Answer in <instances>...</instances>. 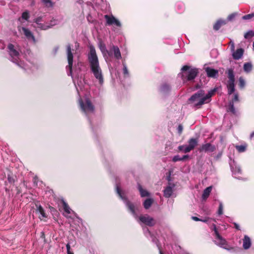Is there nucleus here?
I'll use <instances>...</instances> for the list:
<instances>
[{
  "label": "nucleus",
  "mask_w": 254,
  "mask_h": 254,
  "mask_svg": "<svg viewBox=\"0 0 254 254\" xmlns=\"http://www.w3.org/2000/svg\"><path fill=\"white\" fill-rule=\"evenodd\" d=\"M89 48L88 60L91 70L96 79L99 81V84L102 85L104 83V78L95 49L92 45H90Z\"/></svg>",
  "instance_id": "1"
},
{
  "label": "nucleus",
  "mask_w": 254,
  "mask_h": 254,
  "mask_svg": "<svg viewBox=\"0 0 254 254\" xmlns=\"http://www.w3.org/2000/svg\"><path fill=\"white\" fill-rule=\"evenodd\" d=\"M7 49L8 54L10 57L11 61L15 63L18 66L23 68L25 70H28V69L31 70L32 66L35 67V66L29 62L28 63L30 64H26L24 65L22 64L21 61H19L20 54L19 49L17 46H14L12 44H9L8 45Z\"/></svg>",
  "instance_id": "2"
},
{
  "label": "nucleus",
  "mask_w": 254,
  "mask_h": 254,
  "mask_svg": "<svg viewBox=\"0 0 254 254\" xmlns=\"http://www.w3.org/2000/svg\"><path fill=\"white\" fill-rule=\"evenodd\" d=\"M215 91V89L211 90L208 92V94L205 95L204 91L199 90L191 96L189 100L193 103L195 106H200L204 103L209 102L210 100V98Z\"/></svg>",
  "instance_id": "3"
},
{
  "label": "nucleus",
  "mask_w": 254,
  "mask_h": 254,
  "mask_svg": "<svg viewBox=\"0 0 254 254\" xmlns=\"http://www.w3.org/2000/svg\"><path fill=\"white\" fill-rule=\"evenodd\" d=\"M78 101L81 109L86 116L94 113V107L89 99H85L83 100L80 98Z\"/></svg>",
  "instance_id": "4"
},
{
  "label": "nucleus",
  "mask_w": 254,
  "mask_h": 254,
  "mask_svg": "<svg viewBox=\"0 0 254 254\" xmlns=\"http://www.w3.org/2000/svg\"><path fill=\"white\" fill-rule=\"evenodd\" d=\"M184 72L183 76H186L188 80L193 79L198 73V69L196 68H191L188 65H185L182 68Z\"/></svg>",
  "instance_id": "5"
},
{
  "label": "nucleus",
  "mask_w": 254,
  "mask_h": 254,
  "mask_svg": "<svg viewBox=\"0 0 254 254\" xmlns=\"http://www.w3.org/2000/svg\"><path fill=\"white\" fill-rule=\"evenodd\" d=\"M228 80L227 81V87L228 94H232L235 91V76L233 70L229 69L228 71Z\"/></svg>",
  "instance_id": "6"
},
{
  "label": "nucleus",
  "mask_w": 254,
  "mask_h": 254,
  "mask_svg": "<svg viewBox=\"0 0 254 254\" xmlns=\"http://www.w3.org/2000/svg\"><path fill=\"white\" fill-rule=\"evenodd\" d=\"M119 60L122 59V55L119 47L117 46L112 45L107 53V56Z\"/></svg>",
  "instance_id": "7"
},
{
  "label": "nucleus",
  "mask_w": 254,
  "mask_h": 254,
  "mask_svg": "<svg viewBox=\"0 0 254 254\" xmlns=\"http://www.w3.org/2000/svg\"><path fill=\"white\" fill-rule=\"evenodd\" d=\"M215 243L220 247L229 251L234 249L233 247H230L228 245L226 240L221 236L220 235L215 237Z\"/></svg>",
  "instance_id": "8"
},
{
  "label": "nucleus",
  "mask_w": 254,
  "mask_h": 254,
  "mask_svg": "<svg viewBox=\"0 0 254 254\" xmlns=\"http://www.w3.org/2000/svg\"><path fill=\"white\" fill-rule=\"evenodd\" d=\"M66 53L68 65L66 66V70H69L67 71L68 75H72V66L73 63V55L71 53V47L70 45H68L66 47Z\"/></svg>",
  "instance_id": "9"
},
{
  "label": "nucleus",
  "mask_w": 254,
  "mask_h": 254,
  "mask_svg": "<svg viewBox=\"0 0 254 254\" xmlns=\"http://www.w3.org/2000/svg\"><path fill=\"white\" fill-rule=\"evenodd\" d=\"M116 191L118 195L120 196L121 198L125 201L126 205L128 207L130 212L132 213L134 217H136L137 215L135 212V208L133 204L129 202L122 194V191L118 185L116 186Z\"/></svg>",
  "instance_id": "10"
},
{
  "label": "nucleus",
  "mask_w": 254,
  "mask_h": 254,
  "mask_svg": "<svg viewBox=\"0 0 254 254\" xmlns=\"http://www.w3.org/2000/svg\"><path fill=\"white\" fill-rule=\"evenodd\" d=\"M138 219L140 222L149 226H153L155 224L154 219L147 214L140 215Z\"/></svg>",
  "instance_id": "11"
},
{
  "label": "nucleus",
  "mask_w": 254,
  "mask_h": 254,
  "mask_svg": "<svg viewBox=\"0 0 254 254\" xmlns=\"http://www.w3.org/2000/svg\"><path fill=\"white\" fill-rule=\"evenodd\" d=\"M106 20L107 24L108 25H115L118 27L121 26V23L119 20L116 19L113 15H105L104 16Z\"/></svg>",
  "instance_id": "12"
},
{
  "label": "nucleus",
  "mask_w": 254,
  "mask_h": 254,
  "mask_svg": "<svg viewBox=\"0 0 254 254\" xmlns=\"http://www.w3.org/2000/svg\"><path fill=\"white\" fill-rule=\"evenodd\" d=\"M215 150V146L209 143L202 144L198 149L199 152H212Z\"/></svg>",
  "instance_id": "13"
},
{
  "label": "nucleus",
  "mask_w": 254,
  "mask_h": 254,
  "mask_svg": "<svg viewBox=\"0 0 254 254\" xmlns=\"http://www.w3.org/2000/svg\"><path fill=\"white\" fill-rule=\"evenodd\" d=\"M189 145H187V147L186 148V153L190 152L193 150L194 147L197 145L198 140L196 138H191L188 141Z\"/></svg>",
  "instance_id": "14"
},
{
  "label": "nucleus",
  "mask_w": 254,
  "mask_h": 254,
  "mask_svg": "<svg viewBox=\"0 0 254 254\" xmlns=\"http://www.w3.org/2000/svg\"><path fill=\"white\" fill-rule=\"evenodd\" d=\"M239 102V95L238 93H235L234 94V98L231 101H230L229 104V111L233 114H235L236 113L234 106V102Z\"/></svg>",
  "instance_id": "15"
},
{
  "label": "nucleus",
  "mask_w": 254,
  "mask_h": 254,
  "mask_svg": "<svg viewBox=\"0 0 254 254\" xmlns=\"http://www.w3.org/2000/svg\"><path fill=\"white\" fill-rule=\"evenodd\" d=\"M231 52L233 58L234 60H238L242 57L244 51L242 48H239L237 49L236 51L234 49V51H232Z\"/></svg>",
  "instance_id": "16"
},
{
  "label": "nucleus",
  "mask_w": 254,
  "mask_h": 254,
  "mask_svg": "<svg viewBox=\"0 0 254 254\" xmlns=\"http://www.w3.org/2000/svg\"><path fill=\"white\" fill-rule=\"evenodd\" d=\"M18 30L20 32L22 30L23 34L26 37V38L27 39H32L34 42H35V38H34V36L33 35V34H32L31 32L29 30H28V29H27L25 27H19Z\"/></svg>",
  "instance_id": "17"
},
{
  "label": "nucleus",
  "mask_w": 254,
  "mask_h": 254,
  "mask_svg": "<svg viewBox=\"0 0 254 254\" xmlns=\"http://www.w3.org/2000/svg\"><path fill=\"white\" fill-rule=\"evenodd\" d=\"M63 209L64 210V215L66 217H69L68 215L70 214H75L73 211L69 207L68 205L64 201L62 200Z\"/></svg>",
  "instance_id": "18"
},
{
  "label": "nucleus",
  "mask_w": 254,
  "mask_h": 254,
  "mask_svg": "<svg viewBox=\"0 0 254 254\" xmlns=\"http://www.w3.org/2000/svg\"><path fill=\"white\" fill-rule=\"evenodd\" d=\"M205 71L208 77L215 78L218 75V71L210 67H206Z\"/></svg>",
  "instance_id": "19"
},
{
  "label": "nucleus",
  "mask_w": 254,
  "mask_h": 254,
  "mask_svg": "<svg viewBox=\"0 0 254 254\" xmlns=\"http://www.w3.org/2000/svg\"><path fill=\"white\" fill-rule=\"evenodd\" d=\"M252 245V242L250 238L247 235H245L243 240V247L245 250L249 249Z\"/></svg>",
  "instance_id": "20"
},
{
  "label": "nucleus",
  "mask_w": 254,
  "mask_h": 254,
  "mask_svg": "<svg viewBox=\"0 0 254 254\" xmlns=\"http://www.w3.org/2000/svg\"><path fill=\"white\" fill-rule=\"evenodd\" d=\"M42 18L41 17H38L35 19L36 25L34 26L35 27L40 28L42 30H46L50 28V26H46V25L43 24L41 23Z\"/></svg>",
  "instance_id": "21"
},
{
  "label": "nucleus",
  "mask_w": 254,
  "mask_h": 254,
  "mask_svg": "<svg viewBox=\"0 0 254 254\" xmlns=\"http://www.w3.org/2000/svg\"><path fill=\"white\" fill-rule=\"evenodd\" d=\"M231 168L233 174V175H234V177L236 178H239V175L242 174V171L240 167L238 166H235V167H234L232 165H231Z\"/></svg>",
  "instance_id": "22"
},
{
  "label": "nucleus",
  "mask_w": 254,
  "mask_h": 254,
  "mask_svg": "<svg viewBox=\"0 0 254 254\" xmlns=\"http://www.w3.org/2000/svg\"><path fill=\"white\" fill-rule=\"evenodd\" d=\"M174 187V185H172V186L170 185L165 188L164 190V195L165 197L168 198L171 196L173 193V189Z\"/></svg>",
  "instance_id": "23"
},
{
  "label": "nucleus",
  "mask_w": 254,
  "mask_h": 254,
  "mask_svg": "<svg viewBox=\"0 0 254 254\" xmlns=\"http://www.w3.org/2000/svg\"><path fill=\"white\" fill-rule=\"evenodd\" d=\"M36 211L40 214V215L39 216V219L40 220H43V218H46L47 216L43 207L41 205H36Z\"/></svg>",
  "instance_id": "24"
},
{
  "label": "nucleus",
  "mask_w": 254,
  "mask_h": 254,
  "mask_svg": "<svg viewBox=\"0 0 254 254\" xmlns=\"http://www.w3.org/2000/svg\"><path fill=\"white\" fill-rule=\"evenodd\" d=\"M138 190L140 192V196L142 197L149 196L150 195V193L142 188V186L140 184L137 185Z\"/></svg>",
  "instance_id": "25"
},
{
  "label": "nucleus",
  "mask_w": 254,
  "mask_h": 254,
  "mask_svg": "<svg viewBox=\"0 0 254 254\" xmlns=\"http://www.w3.org/2000/svg\"><path fill=\"white\" fill-rule=\"evenodd\" d=\"M98 46L103 56L106 57L109 50H107L105 44L102 42H100Z\"/></svg>",
  "instance_id": "26"
},
{
  "label": "nucleus",
  "mask_w": 254,
  "mask_h": 254,
  "mask_svg": "<svg viewBox=\"0 0 254 254\" xmlns=\"http://www.w3.org/2000/svg\"><path fill=\"white\" fill-rule=\"evenodd\" d=\"M211 190L212 187H208L204 190L202 195V198L203 200H206L208 198Z\"/></svg>",
  "instance_id": "27"
},
{
  "label": "nucleus",
  "mask_w": 254,
  "mask_h": 254,
  "mask_svg": "<svg viewBox=\"0 0 254 254\" xmlns=\"http://www.w3.org/2000/svg\"><path fill=\"white\" fill-rule=\"evenodd\" d=\"M153 202V199L152 198H147V199H145L143 202L144 207L146 209L149 208L151 206Z\"/></svg>",
  "instance_id": "28"
},
{
  "label": "nucleus",
  "mask_w": 254,
  "mask_h": 254,
  "mask_svg": "<svg viewBox=\"0 0 254 254\" xmlns=\"http://www.w3.org/2000/svg\"><path fill=\"white\" fill-rule=\"evenodd\" d=\"M225 24V22L224 20H219L214 25L213 28L215 30H218L221 27L222 25Z\"/></svg>",
  "instance_id": "29"
},
{
  "label": "nucleus",
  "mask_w": 254,
  "mask_h": 254,
  "mask_svg": "<svg viewBox=\"0 0 254 254\" xmlns=\"http://www.w3.org/2000/svg\"><path fill=\"white\" fill-rule=\"evenodd\" d=\"M170 90V87L169 85L165 83L163 84L160 88V91L162 93H166Z\"/></svg>",
  "instance_id": "30"
},
{
  "label": "nucleus",
  "mask_w": 254,
  "mask_h": 254,
  "mask_svg": "<svg viewBox=\"0 0 254 254\" xmlns=\"http://www.w3.org/2000/svg\"><path fill=\"white\" fill-rule=\"evenodd\" d=\"M252 69V64L250 63H245L244 65V70L245 72L248 73Z\"/></svg>",
  "instance_id": "31"
},
{
  "label": "nucleus",
  "mask_w": 254,
  "mask_h": 254,
  "mask_svg": "<svg viewBox=\"0 0 254 254\" xmlns=\"http://www.w3.org/2000/svg\"><path fill=\"white\" fill-rule=\"evenodd\" d=\"M44 5L47 7H51L54 5V3L51 0H41Z\"/></svg>",
  "instance_id": "32"
},
{
  "label": "nucleus",
  "mask_w": 254,
  "mask_h": 254,
  "mask_svg": "<svg viewBox=\"0 0 254 254\" xmlns=\"http://www.w3.org/2000/svg\"><path fill=\"white\" fill-rule=\"evenodd\" d=\"M123 73L125 76H129V72L125 63L123 62Z\"/></svg>",
  "instance_id": "33"
},
{
  "label": "nucleus",
  "mask_w": 254,
  "mask_h": 254,
  "mask_svg": "<svg viewBox=\"0 0 254 254\" xmlns=\"http://www.w3.org/2000/svg\"><path fill=\"white\" fill-rule=\"evenodd\" d=\"M246 145H237L236 146V148L238 151L239 152H243L245 151L246 149Z\"/></svg>",
  "instance_id": "34"
},
{
  "label": "nucleus",
  "mask_w": 254,
  "mask_h": 254,
  "mask_svg": "<svg viewBox=\"0 0 254 254\" xmlns=\"http://www.w3.org/2000/svg\"><path fill=\"white\" fill-rule=\"evenodd\" d=\"M30 17L29 13L28 11L23 12L22 14L21 18L26 20H28Z\"/></svg>",
  "instance_id": "35"
},
{
  "label": "nucleus",
  "mask_w": 254,
  "mask_h": 254,
  "mask_svg": "<svg viewBox=\"0 0 254 254\" xmlns=\"http://www.w3.org/2000/svg\"><path fill=\"white\" fill-rule=\"evenodd\" d=\"M239 85L241 88H243L245 86V81L244 78L240 77L239 79Z\"/></svg>",
  "instance_id": "36"
},
{
  "label": "nucleus",
  "mask_w": 254,
  "mask_h": 254,
  "mask_svg": "<svg viewBox=\"0 0 254 254\" xmlns=\"http://www.w3.org/2000/svg\"><path fill=\"white\" fill-rule=\"evenodd\" d=\"M223 204H222V203L221 202H219V208H218V212H217V213L219 215H221L223 214Z\"/></svg>",
  "instance_id": "37"
},
{
  "label": "nucleus",
  "mask_w": 254,
  "mask_h": 254,
  "mask_svg": "<svg viewBox=\"0 0 254 254\" xmlns=\"http://www.w3.org/2000/svg\"><path fill=\"white\" fill-rule=\"evenodd\" d=\"M254 17V14L253 13L249 14L247 15H245L242 17V19L244 20H248Z\"/></svg>",
  "instance_id": "38"
},
{
  "label": "nucleus",
  "mask_w": 254,
  "mask_h": 254,
  "mask_svg": "<svg viewBox=\"0 0 254 254\" xmlns=\"http://www.w3.org/2000/svg\"><path fill=\"white\" fill-rule=\"evenodd\" d=\"M254 32L252 31H249L245 34L244 37L246 39H248L254 36Z\"/></svg>",
  "instance_id": "39"
},
{
  "label": "nucleus",
  "mask_w": 254,
  "mask_h": 254,
  "mask_svg": "<svg viewBox=\"0 0 254 254\" xmlns=\"http://www.w3.org/2000/svg\"><path fill=\"white\" fill-rule=\"evenodd\" d=\"M172 161L174 162L182 161L181 157L178 155H175L173 157Z\"/></svg>",
  "instance_id": "40"
},
{
  "label": "nucleus",
  "mask_w": 254,
  "mask_h": 254,
  "mask_svg": "<svg viewBox=\"0 0 254 254\" xmlns=\"http://www.w3.org/2000/svg\"><path fill=\"white\" fill-rule=\"evenodd\" d=\"M187 147V145H181L178 147V149L180 151H183L184 153H186V148Z\"/></svg>",
  "instance_id": "41"
},
{
  "label": "nucleus",
  "mask_w": 254,
  "mask_h": 254,
  "mask_svg": "<svg viewBox=\"0 0 254 254\" xmlns=\"http://www.w3.org/2000/svg\"><path fill=\"white\" fill-rule=\"evenodd\" d=\"M212 226H213V230L214 231V234H215V237L220 235L217 229L215 224H213Z\"/></svg>",
  "instance_id": "42"
},
{
  "label": "nucleus",
  "mask_w": 254,
  "mask_h": 254,
  "mask_svg": "<svg viewBox=\"0 0 254 254\" xmlns=\"http://www.w3.org/2000/svg\"><path fill=\"white\" fill-rule=\"evenodd\" d=\"M212 226H213V230L214 231V234H215V237L220 235L217 229L215 224H213Z\"/></svg>",
  "instance_id": "43"
},
{
  "label": "nucleus",
  "mask_w": 254,
  "mask_h": 254,
  "mask_svg": "<svg viewBox=\"0 0 254 254\" xmlns=\"http://www.w3.org/2000/svg\"><path fill=\"white\" fill-rule=\"evenodd\" d=\"M7 180L9 183L12 184L14 182V179L10 175H8L7 176Z\"/></svg>",
  "instance_id": "44"
},
{
  "label": "nucleus",
  "mask_w": 254,
  "mask_h": 254,
  "mask_svg": "<svg viewBox=\"0 0 254 254\" xmlns=\"http://www.w3.org/2000/svg\"><path fill=\"white\" fill-rule=\"evenodd\" d=\"M229 44L230 45L231 51H234V50L235 49V44H234V42L233 41L231 40L229 43Z\"/></svg>",
  "instance_id": "45"
},
{
  "label": "nucleus",
  "mask_w": 254,
  "mask_h": 254,
  "mask_svg": "<svg viewBox=\"0 0 254 254\" xmlns=\"http://www.w3.org/2000/svg\"><path fill=\"white\" fill-rule=\"evenodd\" d=\"M57 21L55 19H53V20H51V24L50 25H46V26H50V28L52 26L57 24Z\"/></svg>",
  "instance_id": "46"
},
{
  "label": "nucleus",
  "mask_w": 254,
  "mask_h": 254,
  "mask_svg": "<svg viewBox=\"0 0 254 254\" xmlns=\"http://www.w3.org/2000/svg\"><path fill=\"white\" fill-rule=\"evenodd\" d=\"M178 132L179 134H181L183 129V127L182 125H179L178 127Z\"/></svg>",
  "instance_id": "47"
},
{
  "label": "nucleus",
  "mask_w": 254,
  "mask_h": 254,
  "mask_svg": "<svg viewBox=\"0 0 254 254\" xmlns=\"http://www.w3.org/2000/svg\"><path fill=\"white\" fill-rule=\"evenodd\" d=\"M191 218L193 220L195 221H200V219H199V218L197 217H195V216H192L191 217Z\"/></svg>",
  "instance_id": "48"
},
{
  "label": "nucleus",
  "mask_w": 254,
  "mask_h": 254,
  "mask_svg": "<svg viewBox=\"0 0 254 254\" xmlns=\"http://www.w3.org/2000/svg\"><path fill=\"white\" fill-rule=\"evenodd\" d=\"M234 226H235V228L236 229H237V230H240V226H239V225L237 223H234Z\"/></svg>",
  "instance_id": "49"
},
{
  "label": "nucleus",
  "mask_w": 254,
  "mask_h": 254,
  "mask_svg": "<svg viewBox=\"0 0 254 254\" xmlns=\"http://www.w3.org/2000/svg\"><path fill=\"white\" fill-rule=\"evenodd\" d=\"M66 250H67V252H70V246L69 244H68H68L66 245Z\"/></svg>",
  "instance_id": "50"
},
{
  "label": "nucleus",
  "mask_w": 254,
  "mask_h": 254,
  "mask_svg": "<svg viewBox=\"0 0 254 254\" xmlns=\"http://www.w3.org/2000/svg\"><path fill=\"white\" fill-rule=\"evenodd\" d=\"M188 158H189L188 155H184L182 157H181L182 161H183Z\"/></svg>",
  "instance_id": "51"
},
{
  "label": "nucleus",
  "mask_w": 254,
  "mask_h": 254,
  "mask_svg": "<svg viewBox=\"0 0 254 254\" xmlns=\"http://www.w3.org/2000/svg\"><path fill=\"white\" fill-rule=\"evenodd\" d=\"M234 17V15L232 14V15H230L228 16V18L231 20L232 19L233 17Z\"/></svg>",
  "instance_id": "52"
},
{
  "label": "nucleus",
  "mask_w": 254,
  "mask_h": 254,
  "mask_svg": "<svg viewBox=\"0 0 254 254\" xmlns=\"http://www.w3.org/2000/svg\"><path fill=\"white\" fill-rule=\"evenodd\" d=\"M208 219H201L200 221L203 222H207L208 221Z\"/></svg>",
  "instance_id": "53"
},
{
  "label": "nucleus",
  "mask_w": 254,
  "mask_h": 254,
  "mask_svg": "<svg viewBox=\"0 0 254 254\" xmlns=\"http://www.w3.org/2000/svg\"><path fill=\"white\" fill-rule=\"evenodd\" d=\"M143 230H144V232H145V231H146L149 234H150V232L149 231L148 228H143Z\"/></svg>",
  "instance_id": "54"
},
{
  "label": "nucleus",
  "mask_w": 254,
  "mask_h": 254,
  "mask_svg": "<svg viewBox=\"0 0 254 254\" xmlns=\"http://www.w3.org/2000/svg\"><path fill=\"white\" fill-rule=\"evenodd\" d=\"M254 136V132H253L251 134V138H252Z\"/></svg>",
  "instance_id": "55"
},
{
  "label": "nucleus",
  "mask_w": 254,
  "mask_h": 254,
  "mask_svg": "<svg viewBox=\"0 0 254 254\" xmlns=\"http://www.w3.org/2000/svg\"><path fill=\"white\" fill-rule=\"evenodd\" d=\"M67 254H73V253L71 252H67Z\"/></svg>",
  "instance_id": "56"
},
{
  "label": "nucleus",
  "mask_w": 254,
  "mask_h": 254,
  "mask_svg": "<svg viewBox=\"0 0 254 254\" xmlns=\"http://www.w3.org/2000/svg\"><path fill=\"white\" fill-rule=\"evenodd\" d=\"M253 48H254V42H253Z\"/></svg>",
  "instance_id": "57"
},
{
  "label": "nucleus",
  "mask_w": 254,
  "mask_h": 254,
  "mask_svg": "<svg viewBox=\"0 0 254 254\" xmlns=\"http://www.w3.org/2000/svg\"><path fill=\"white\" fill-rule=\"evenodd\" d=\"M160 254H163L162 253L161 251H160Z\"/></svg>",
  "instance_id": "58"
},
{
  "label": "nucleus",
  "mask_w": 254,
  "mask_h": 254,
  "mask_svg": "<svg viewBox=\"0 0 254 254\" xmlns=\"http://www.w3.org/2000/svg\"><path fill=\"white\" fill-rule=\"evenodd\" d=\"M0 43H2V41H0Z\"/></svg>",
  "instance_id": "59"
}]
</instances>
